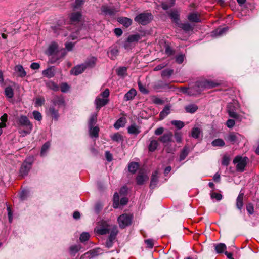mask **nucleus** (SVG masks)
I'll use <instances>...</instances> for the list:
<instances>
[{
    "instance_id": "obj_48",
    "label": "nucleus",
    "mask_w": 259,
    "mask_h": 259,
    "mask_svg": "<svg viewBox=\"0 0 259 259\" xmlns=\"http://www.w3.org/2000/svg\"><path fill=\"white\" fill-rule=\"evenodd\" d=\"M170 113V107L168 106L164 107L162 111L160 113V116L161 118L165 117Z\"/></svg>"
},
{
    "instance_id": "obj_18",
    "label": "nucleus",
    "mask_w": 259,
    "mask_h": 259,
    "mask_svg": "<svg viewBox=\"0 0 259 259\" xmlns=\"http://www.w3.org/2000/svg\"><path fill=\"white\" fill-rule=\"evenodd\" d=\"M158 181V172L156 170L154 171L151 176L150 188L154 189L157 186Z\"/></svg>"
},
{
    "instance_id": "obj_25",
    "label": "nucleus",
    "mask_w": 259,
    "mask_h": 259,
    "mask_svg": "<svg viewBox=\"0 0 259 259\" xmlns=\"http://www.w3.org/2000/svg\"><path fill=\"white\" fill-rule=\"evenodd\" d=\"M81 14L80 12L72 13L70 15V20L71 23L78 22L80 21Z\"/></svg>"
},
{
    "instance_id": "obj_10",
    "label": "nucleus",
    "mask_w": 259,
    "mask_h": 259,
    "mask_svg": "<svg viewBox=\"0 0 259 259\" xmlns=\"http://www.w3.org/2000/svg\"><path fill=\"white\" fill-rule=\"evenodd\" d=\"M149 142L148 145V151L150 152H153L157 149L159 145L158 140L155 139L154 137H151L149 139Z\"/></svg>"
},
{
    "instance_id": "obj_26",
    "label": "nucleus",
    "mask_w": 259,
    "mask_h": 259,
    "mask_svg": "<svg viewBox=\"0 0 259 259\" xmlns=\"http://www.w3.org/2000/svg\"><path fill=\"white\" fill-rule=\"evenodd\" d=\"M136 91L134 89H131L126 93L124 97V100L126 101L131 100L134 99L136 95Z\"/></svg>"
},
{
    "instance_id": "obj_31",
    "label": "nucleus",
    "mask_w": 259,
    "mask_h": 259,
    "mask_svg": "<svg viewBox=\"0 0 259 259\" xmlns=\"http://www.w3.org/2000/svg\"><path fill=\"white\" fill-rule=\"evenodd\" d=\"M188 19L190 22L195 23L199 22L201 21L199 16L196 13H190L188 16Z\"/></svg>"
},
{
    "instance_id": "obj_21",
    "label": "nucleus",
    "mask_w": 259,
    "mask_h": 259,
    "mask_svg": "<svg viewBox=\"0 0 259 259\" xmlns=\"http://www.w3.org/2000/svg\"><path fill=\"white\" fill-rule=\"evenodd\" d=\"M136 182L139 185L144 184V182L148 179V177L146 174L143 172H139L136 177Z\"/></svg>"
},
{
    "instance_id": "obj_54",
    "label": "nucleus",
    "mask_w": 259,
    "mask_h": 259,
    "mask_svg": "<svg viewBox=\"0 0 259 259\" xmlns=\"http://www.w3.org/2000/svg\"><path fill=\"white\" fill-rule=\"evenodd\" d=\"M34 118L37 120L40 121L42 119V115L41 113L37 111H34L32 113Z\"/></svg>"
},
{
    "instance_id": "obj_19",
    "label": "nucleus",
    "mask_w": 259,
    "mask_h": 259,
    "mask_svg": "<svg viewBox=\"0 0 259 259\" xmlns=\"http://www.w3.org/2000/svg\"><path fill=\"white\" fill-rule=\"evenodd\" d=\"M179 27L182 29L186 32H189L190 31H193L194 27V25H192L188 22L186 23H180L177 25Z\"/></svg>"
},
{
    "instance_id": "obj_53",
    "label": "nucleus",
    "mask_w": 259,
    "mask_h": 259,
    "mask_svg": "<svg viewBox=\"0 0 259 259\" xmlns=\"http://www.w3.org/2000/svg\"><path fill=\"white\" fill-rule=\"evenodd\" d=\"M114 240L115 239H114L112 236H109L106 242V246L108 248L111 247L113 246Z\"/></svg>"
},
{
    "instance_id": "obj_33",
    "label": "nucleus",
    "mask_w": 259,
    "mask_h": 259,
    "mask_svg": "<svg viewBox=\"0 0 259 259\" xmlns=\"http://www.w3.org/2000/svg\"><path fill=\"white\" fill-rule=\"evenodd\" d=\"M81 247L79 245H72L69 247V253L72 256H74L75 254L80 249Z\"/></svg>"
},
{
    "instance_id": "obj_60",
    "label": "nucleus",
    "mask_w": 259,
    "mask_h": 259,
    "mask_svg": "<svg viewBox=\"0 0 259 259\" xmlns=\"http://www.w3.org/2000/svg\"><path fill=\"white\" fill-rule=\"evenodd\" d=\"M138 85L139 87V90L141 93L143 94L148 93V90L142 85V84L140 82H138Z\"/></svg>"
},
{
    "instance_id": "obj_6",
    "label": "nucleus",
    "mask_w": 259,
    "mask_h": 259,
    "mask_svg": "<svg viewBox=\"0 0 259 259\" xmlns=\"http://www.w3.org/2000/svg\"><path fill=\"white\" fill-rule=\"evenodd\" d=\"M32 165V161L31 159H26L22 164L20 169V176L24 177L26 176L30 169L31 168Z\"/></svg>"
},
{
    "instance_id": "obj_4",
    "label": "nucleus",
    "mask_w": 259,
    "mask_h": 259,
    "mask_svg": "<svg viewBox=\"0 0 259 259\" xmlns=\"http://www.w3.org/2000/svg\"><path fill=\"white\" fill-rule=\"evenodd\" d=\"M238 106V105L237 102H234L233 103H230L227 105V110L230 117L237 120L241 121L242 120V116L238 114L236 112Z\"/></svg>"
},
{
    "instance_id": "obj_30",
    "label": "nucleus",
    "mask_w": 259,
    "mask_h": 259,
    "mask_svg": "<svg viewBox=\"0 0 259 259\" xmlns=\"http://www.w3.org/2000/svg\"><path fill=\"white\" fill-rule=\"evenodd\" d=\"M202 134L201 129L198 127H194L191 132V136L195 139H199Z\"/></svg>"
},
{
    "instance_id": "obj_38",
    "label": "nucleus",
    "mask_w": 259,
    "mask_h": 259,
    "mask_svg": "<svg viewBox=\"0 0 259 259\" xmlns=\"http://www.w3.org/2000/svg\"><path fill=\"white\" fill-rule=\"evenodd\" d=\"M227 247L224 243H219L215 245V250L217 253H221L224 252Z\"/></svg>"
},
{
    "instance_id": "obj_29",
    "label": "nucleus",
    "mask_w": 259,
    "mask_h": 259,
    "mask_svg": "<svg viewBox=\"0 0 259 259\" xmlns=\"http://www.w3.org/2000/svg\"><path fill=\"white\" fill-rule=\"evenodd\" d=\"M90 135L92 137H98L99 136V128L97 126L89 127Z\"/></svg>"
},
{
    "instance_id": "obj_22",
    "label": "nucleus",
    "mask_w": 259,
    "mask_h": 259,
    "mask_svg": "<svg viewBox=\"0 0 259 259\" xmlns=\"http://www.w3.org/2000/svg\"><path fill=\"white\" fill-rule=\"evenodd\" d=\"M118 21L125 27H128L132 24V20L127 17H119L118 19Z\"/></svg>"
},
{
    "instance_id": "obj_55",
    "label": "nucleus",
    "mask_w": 259,
    "mask_h": 259,
    "mask_svg": "<svg viewBox=\"0 0 259 259\" xmlns=\"http://www.w3.org/2000/svg\"><path fill=\"white\" fill-rule=\"evenodd\" d=\"M48 88L54 90V91H58L59 89L58 86L54 82L50 81L47 84Z\"/></svg>"
},
{
    "instance_id": "obj_11",
    "label": "nucleus",
    "mask_w": 259,
    "mask_h": 259,
    "mask_svg": "<svg viewBox=\"0 0 259 259\" xmlns=\"http://www.w3.org/2000/svg\"><path fill=\"white\" fill-rule=\"evenodd\" d=\"M59 49L58 46L55 42H52L49 45L46 54L48 56H54L57 51Z\"/></svg>"
},
{
    "instance_id": "obj_23",
    "label": "nucleus",
    "mask_w": 259,
    "mask_h": 259,
    "mask_svg": "<svg viewBox=\"0 0 259 259\" xmlns=\"http://www.w3.org/2000/svg\"><path fill=\"white\" fill-rule=\"evenodd\" d=\"M228 29V27L219 28L213 31L211 35L215 37L222 36L226 33Z\"/></svg>"
},
{
    "instance_id": "obj_62",
    "label": "nucleus",
    "mask_w": 259,
    "mask_h": 259,
    "mask_svg": "<svg viewBox=\"0 0 259 259\" xmlns=\"http://www.w3.org/2000/svg\"><path fill=\"white\" fill-rule=\"evenodd\" d=\"M185 55L183 54L177 56L176 58V61L178 64H181L184 61Z\"/></svg>"
},
{
    "instance_id": "obj_49",
    "label": "nucleus",
    "mask_w": 259,
    "mask_h": 259,
    "mask_svg": "<svg viewBox=\"0 0 259 259\" xmlns=\"http://www.w3.org/2000/svg\"><path fill=\"white\" fill-rule=\"evenodd\" d=\"M238 134L234 133H230L227 136V140L232 143H234L237 142L238 139Z\"/></svg>"
},
{
    "instance_id": "obj_56",
    "label": "nucleus",
    "mask_w": 259,
    "mask_h": 259,
    "mask_svg": "<svg viewBox=\"0 0 259 259\" xmlns=\"http://www.w3.org/2000/svg\"><path fill=\"white\" fill-rule=\"evenodd\" d=\"M173 73V70L171 69H165L162 71V76L169 77Z\"/></svg>"
},
{
    "instance_id": "obj_40",
    "label": "nucleus",
    "mask_w": 259,
    "mask_h": 259,
    "mask_svg": "<svg viewBox=\"0 0 259 259\" xmlns=\"http://www.w3.org/2000/svg\"><path fill=\"white\" fill-rule=\"evenodd\" d=\"M198 109V106L195 104H190L185 107V110L188 113H193Z\"/></svg>"
},
{
    "instance_id": "obj_28",
    "label": "nucleus",
    "mask_w": 259,
    "mask_h": 259,
    "mask_svg": "<svg viewBox=\"0 0 259 259\" xmlns=\"http://www.w3.org/2000/svg\"><path fill=\"white\" fill-rule=\"evenodd\" d=\"M49 112L54 120H57L58 119L59 116L58 110L56 109L53 106H51L49 107Z\"/></svg>"
},
{
    "instance_id": "obj_57",
    "label": "nucleus",
    "mask_w": 259,
    "mask_h": 259,
    "mask_svg": "<svg viewBox=\"0 0 259 259\" xmlns=\"http://www.w3.org/2000/svg\"><path fill=\"white\" fill-rule=\"evenodd\" d=\"M45 102V99L42 97H38L36 99L35 106H41Z\"/></svg>"
},
{
    "instance_id": "obj_52",
    "label": "nucleus",
    "mask_w": 259,
    "mask_h": 259,
    "mask_svg": "<svg viewBox=\"0 0 259 259\" xmlns=\"http://www.w3.org/2000/svg\"><path fill=\"white\" fill-rule=\"evenodd\" d=\"M112 140L116 142H120L122 141V136L119 133H116L111 137Z\"/></svg>"
},
{
    "instance_id": "obj_58",
    "label": "nucleus",
    "mask_w": 259,
    "mask_h": 259,
    "mask_svg": "<svg viewBox=\"0 0 259 259\" xmlns=\"http://www.w3.org/2000/svg\"><path fill=\"white\" fill-rule=\"evenodd\" d=\"M211 198L212 199H215L218 201H220L222 199V195L221 194L213 192L211 194Z\"/></svg>"
},
{
    "instance_id": "obj_20",
    "label": "nucleus",
    "mask_w": 259,
    "mask_h": 259,
    "mask_svg": "<svg viewBox=\"0 0 259 259\" xmlns=\"http://www.w3.org/2000/svg\"><path fill=\"white\" fill-rule=\"evenodd\" d=\"M55 74V69L54 67L53 66L48 68L47 69L43 70L42 72V74L44 76H46L49 78L54 77Z\"/></svg>"
},
{
    "instance_id": "obj_39",
    "label": "nucleus",
    "mask_w": 259,
    "mask_h": 259,
    "mask_svg": "<svg viewBox=\"0 0 259 259\" xmlns=\"http://www.w3.org/2000/svg\"><path fill=\"white\" fill-rule=\"evenodd\" d=\"M125 124V119L124 118H119L114 124V126L116 129H119L123 127Z\"/></svg>"
},
{
    "instance_id": "obj_17",
    "label": "nucleus",
    "mask_w": 259,
    "mask_h": 259,
    "mask_svg": "<svg viewBox=\"0 0 259 259\" xmlns=\"http://www.w3.org/2000/svg\"><path fill=\"white\" fill-rule=\"evenodd\" d=\"M108 102V100L107 99H103L100 97H97L95 100L96 109L99 110L102 107L106 105Z\"/></svg>"
},
{
    "instance_id": "obj_35",
    "label": "nucleus",
    "mask_w": 259,
    "mask_h": 259,
    "mask_svg": "<svg viewBox=\"0 0 259 259\" xmlns=\"http://www.w3.org/2000/svg\"><path fill=\"white\" fill-rule=\"evenodd\" d=\"M243 193H240L236 199V207L239 210H241L243 207Z\"/></svg>"
},
{
    "instance_id": "obj_51",
    "label": "nucleus",
    "mask_w": 259,
    "mask_h": 259,
    "mask_svg": "<svg viewBox=\"0 0 259 259\" xmlns=\"http://www.w3.org/2000/svg\"><path fill=\"white\" fill-rule=\"evenodd\" d=\"M90 235L88 232H83L82 233L80 236L79 239L81 242H85L89 240Z\"/></svg>"
},
{
    "instance_id": "obj_9",
    "label": "nucleus",
    "mask_w": 259,
    "mask_h": 259,
    "mask_svg": "<svg viewBox=\"0 0 259 259\" xmlns=\"http://www.w3.org/2000/svg\"><path fill=\"white\" fill-rule=\"evenodd\" d=\"M102 13L105 15L112 16L119 11V10L116 9L114 7H111L107 5H103L101 8Z\"/></svg>"
},
{
    "instance_id": "obj_27",
    "label": "nucleus",
    "mask_w": 259,
    "mask_h": 259,
    "mask_svg": "<svg viewBox=\"0 0 259 259\" xmlns=\"http://www.w3.org/2000/svg\"><path fill=\"white\" fill-rule=\"evenodd\" d=\"M142 35L139 33H136L129 35L127 39L131 44L137 43L142 38Z\"/></svg>"
},
{
    "instance_id": "obj_8",
    "label": "nucleus",
    "mask_w": 259,
    "mask_h": 259,
    "mask_svg": "<svg viewBox=\"0 0 259 259\" xmlns=\"http://www.w3.org/2000/svg\"><path fill=\"white\" fill-rule=\"evenodd\" d=\"M66 54V50L64 48H59L58 51L50 59L51 63H54L58 60L62 59Z\"/></svg>"
},
{
    "instance_id": "obj_36",
    "label": "nucleus",
    "mask_w": 259,
    "mask_h": 259,
    "mask_svg": "<svg viewBox=\"0 0 259 259\" xmlns=\"http://www.w3.org/2000/svg\"><path fill=\"white\" fill-rule=\"evenodd\" d=\"M97 61V58L94 57H92L88 59L84 63L85 65L86 68L87 67H93L95 66Z\"/></svg>"
},
{
    "instance_id": "obj_2",
    "label": "nucleus",
    "mask_w": 259,
    "mask_h": 259,
    "mask_svg": "<svg viewBox=\"0 0 259 259\" xmlns=\"http://www.w3.org/2000/svg\"><path fill=\"white\" fill-rule=\"evenodd\" d=\"M16 126L18 132L22 137L30 134L33 129V124L25 115L20 116L16 121Z\"/></svg>"
},
{
    "instance_id": "obj_5",
    "label": "nucleus",
    "mask_w": 259,
    "mask_h": 259,
    "mask_svg": "<svg viewBox=\"0 0 259 259\" xmlns=\"http://www.w3.org/2000/svg\"><path fill=\"white\" fill-rule=\"evenodd\" d=\"M152 19V15L149 13H142L138 15L134 20L137 23L145 25L149 23Z\"/></svg>"
},
{
    "instance_id": "obj_14",
    "label": "nucleus",
    "mask_w": 259,
    "mask_h": 259,
    "mask_svg": "<svg viewBox=\"0 0 259 259\" xmlns=\"http://www.w3.org/2000/svg\"><path fill=\"white\" fill-rule=\"evenodd\" d=\"M108 57L112 60H115L119 54V50L117 46H112L107 52Z\"/></svg>"
},
{
    "instance_id": "obj_46",
    "label": "nucleus",
    "mask_w": 259,
    "mask_h": 259,
    "mask_svg": "<svg viewBox=\"0 0 259 259\" xmlns=\"http://www.w3.org/2000/svg\"><path fill=\"white\" fill-rule=\"evenodd\" d=\"M212 145L213 146L217 147H222L225 145V142L222 139H217L212 142Z\"/></svg>"
},
{
    "instance_id": "obj_12",
    "label": "nucleus",
    "mask_w": 259,
    "mask_h": 259,
    "mask_svg": "<svg viewBox=\"0 0 259 259\" xmlns=\"http://www.w3.org/2000/svg\"><path fill=\"white\" fill-rule=\"evenodd\" d=\"M86 68V66L84 64L78 65L71 69L70 73L74 75H78L82 73Z\"/></svg>"
},
{
    "instance_id": "obj_34",
    "label": "nucleus",
    "mask_w": 259,
    "mask_h": 259,
    "mask_svg": "<svg viewBox=\"0 0 259 259\" xmlns=\"http://www.w3.org/2000/svg\"><path fill=\"white\" fill-rule=\"evenodd\" d=\"M128 132L131 134L137 135L140 133V131L135 124H133L128 127Z\"/></svg>"
},
{
    "instance_id": "obj_32",
    "label": "nucleus",
    "mask_w": 259,
    "mask_h": 259,
    "mask_svg": "<svg viewBox=\"0 0 259 259\" xmlns=\"http://www.w3.org/2000/svg\"><path fill=\"white\" fill-rule=\"evenodd\" d=\"M97 121V114L93 113L91 115L88 121V126L92 127L94 126Z\"/></svg>"
},
{
    "instance_id": "obj_37",
    "label": "nucleus",
    "mask_w": 259,
    "mask_h": 259,
    "mask_svg": "<svg viewBox=\"0 0 259 259\" xmlns=\"http://www.w3.org/2000/svg\"><path fill=\"white\" fill-rule=\"evenodd\" d=\"M189 153V148L185 146L180 155V160L182 161L185 159Z\"/></svg>"
},
{
    "instance_id": "obj_43",
    "label": "nucleus",
    "mask_w": 259,
    "mask_h": 259,
    "mask_svg": "<svg viewBox=\"0 0 259 259\" xmlns=\"http://www.w3.org/2000/svg\"><path fill=\"white\" fill-rule=\"evenodd\" d=\"M5 94L9 98H12L14 96V90L11 87H7L5 90Z\"/></svg>"
},
{
    "instance_id": "obj_61",
    "label": "nucleus",
    "mask_w": 259,
    "mask_h": 259,
    "mask_svg": "<svg viewBox=\"0 0 259 259\" xmlns=\"http://www.w3.org/2000/svg\"><path fill=\"white\" fill-rule=\"evenodd\" d=\"M175 138L176 139V141L178 143H181L182 142V139L181 133L178 132H175Z\"/></svg>"
},
{
    "instance_id": "obj_42",
    "label": "nucleus",
    "mask_w": 259,
    "mask_h": 259,
    "mask_svg": "<svg viewBox=\"0 0 259 259\" xmlns=\"http://www.w3.org/2000/svg\"><path fill=\"white\" fill-rule=\"evenodd\" d=\"M50 146V143L49 142H46L42 146L40 155L41 156H44L46 155L47 152L48 151L49 147Z\"/></svg>"
},
{
    "instance_id": "obj_45",
    "label": "nucleus",
    "mask_w": 259,
    "mask_h": 259,
    "mask_svg": "<svg viewBox=\"0 0 259 259\" xmlns=\"http://www.w3.org/2000/svg\"><path fill=\"white\" fill-rule=\"evenodd\" d=\"M119 206V196L118 193L116 192L113 196V207L117 208Z\"/></svg>"
},
{
    "instance_id": "obj_64",
    "label": "nucleus",
    "mask_w": 259,
    "mask_h": 259,
    "mask_svg": "<svg viewBox=\"0 0 259 259\" xmlns=\"http://www.w3.org/2000/svg\"><path fill=\"white\" fill-rule=\"evenodd\" d=\"M69 87L66 83H63L61 84L60 89L62 92L65 93L69 90Z\"/></svg>"
},
{
    "instance_id": "obj_3",
    "label": "nucleus",
    "mask_w": 259,
    "mask_h": 259,
    "mask_svg": "<svg viewBox=\"0 0 259 259\" xmlns=\"http://www.w3.org/2000/svg\"><path fill=\"white\" fill-rule=\"evenodd\" d=\"M247 157H242L241 156H236L233 159V163L236 164V170L239 172H243L247 165L248 161Z\"/></svg>"
},
{
    "instance_id": "obj_50",
    "label": "nucleus",
    "mask_w": 259,
    "mask_h": 259,
    "mask_svg": "<svg viewBox=\"0 0 259 259\" xmlns=\"http://www.w3.org/2000/svg\"><path fill=\"white\" fill-rule=\"evenodd\" d=\"M171 123L178 129H181L184 126V122L180 120H172Z\"/></svg>"
},
{
    "instance_id": "obj_1",
    "label": "nucleus",
    "mask_w": 259,
    "mask_h": 259,
    "mask_svg": "<svg viewBox=\"0 0 259 259\" xmlns=\"http://www.w3.org/2000/svg\"><path fill=\"white\" fill-rule=\"evenodd\" d=\"M217 84L212 81L208 80H202L197 81L196 83L190 87L182 88L183 93L188 94L190 96H195L200 94L201 92L205 89H210L215 87Z\"/></svg>"
},
{
    "instance_id": "obj_15",
    "label": "nucleus",
    "mask_w": 259,
    "mask_h": 259,
    "mask_svg": "<svg viewBox=\"0 0 259 259\" xmlns=\"http://www.w3.org/2000/svg\"><path fill=\"white\" fill-rule=\"evenodd\" d=\"M173 135L171 132H169L164 134L162 136L159 137L158 139V141L162 143H167L171 141Z\"/></svg>"
},
{
    "instance_id": "obj_7",
    "label": "nucleus",
    "mask_w": 259,
    "mask_h": 259,
    "mask_svg": "<svg viewBox=\"0 0 259 259\" xmlns=\"http://www.w3.org/2000/svg\"><path fill=\"white\" fill-rule=\"evenodd\" d=\"M132 217L127 214H123L118 218L119 226L121 228H124L131 224Z\"/></svg>"
},
{
    "instance_id": "obj_16",
    "label": "nucleus",
    "mask_w": 259,
    "mask_h": 259,
    "mask_svg": "<svg viewBox=\"0 0 259 259\" xmlns=\"http://www.w3.org/2000/svg\"><path fill=\"white\" fill-rule=\"evenodd\" d=\"M52 103L54 106H57L58 107L65 105L64 100L62 96H55L52 100Z\"/></svg>"
},
{
    "instance_id": "obj_41",
    "label": "nucleus",
    "mask_w": 259,
    "mask_h": 259,
    "mask_svg": "<svg viewBox=\"0 0 259 259\" xmlns=\"http://www.w3.org/2000/svg\"><path fill=\"white\" fill-rule=\"evenodd\" d=\"M117 74L120 77H124L127 75V68L120 67L117 69Z\"/></svg>"
},
{
    "instance_id": "obj_47",
    "label": "nucleus",
    "mask_w": 259,
    "mask_h": 259,
    "mask_svg": "<svg viewBox=\"0 0 259 259\" xmlns=\"http://www.w3.org/2000/svg\"><path fill=\"white\" fill-rule=\"evenodd\" d=\"M167 86V84L166 83H164L162 81H159L155 84V89L158 91H160L166 88Z\"/></svg>"
},
{
    "instance_id": "obj_59",
    "label": "nucleus",
    "mask_w": 259,
    "mask_h": 259,
    "mask_svg": "<svg viewBox=\"0 0 259 259\" xmlns=\"http://www.w3.org/2000/svg\"><path fill=\"white\" fill-rule=\"evenodd\" d=\"M97 232L99 234L104 235L109 233V229L106 228H101L97 230Z\"/></svg>"
},
{
    "instance_id": "obj_63",
    "label": "nucleus",
    "mask_w": 259,
    "mask_h": 259,
    "mask_svg": "<svg viewBox=\"0 0 259 259\" xmlns=\"http://www.w3.org/2000/svg\"><path fill=\"white\" fill-rule=\"evenodd\" d=\"M246 210L249 214H252L254 212V208L252 204L249 203L246 205Z\"/></svg>"
},
{
    "instance_id": "obj_44",
    "label": "nucleus",
    "mask_w": 259,
    "mask_h": 259,
    "mask_svg": "<svg viewBox=\"0 0 259 259\" xmlns=\"http://www.w3.org/2000/svg\"><path fill=\"white\" fill-rule=\"evenodd\" d=\"M139 165L137 162H131L128 165V170L130 172L134 174L138 169Z\"/></svg>"
},
{
    "instance_id": "obj_13",
    "label": "nucleus",
    "mask_w": 259,
    "mask_h": 259,
    "mask_svg": "<svg viewBox=\"0 0 259 259\" xmlns=\"http://www.w3.org/2000/svg\"><path fill=\"white\" fill-rule=\"evenodd\" d=\"M168 14L172 21L174 22L177 25L180 23V14L177 10H172L168 12Z\"/></svg>"
},
{
    "instance_id": "obj_24",
    "label": "nucleus",
    "mask_w": 259,
    "mask_h": 259,
    "mask_svg": "<svg viewBox=\"0 0 259 259\" xmlns=\"http://www.w3.org/2000/svg\"><path fill=\"white\" fill-rule=\"evenodd\" d=\"M14 70L18 73V75L21 77H24L27 74V73L25 71L23 67L21 65H16L15 67Z\"/></svg>"
}]
</instances>
